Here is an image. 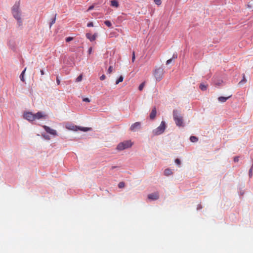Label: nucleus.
Masks as SVG:
<instances>
[{
	"mask_svg": "<svg viewBox=\"0 0 253 253\" xmlns=\"http://www.w3.org/2000/svg\"><path fill=\"white\" fill-rule=\"evenodd\" d=\"M47 115L44 112H38L36 114H33L30 112H27L24 114V118L29 122H33L36 120L41 119H45Z\"/></svg>",
	"mask_w": 253,
	"mask_h": 253,
	"instance_id": "f257e3e1",
	"label": "nucleus"
},
{
	"mask_svg": "<svg viewBox=\"0 0 253 253\" xmlns=\"http://www.w3.org/2000/svg\"><path fill=\"white\" fill-rule=\"evenodd\" d=\"M12 14L13 16L17 20L19 26L22 25V20L21 17V12L20 10V3L16 2L12 7Z\"/></svg>",
	"mask_w": 253,
	"mask_h": 253,
	"instance_id": "f03ea898",
	"label": "nucleus"
},
{
	"mask_svg": "<svg viewBox=\"0 0 253 253\" xmlns=\"http://www.w3.org/2000/svg\"><path fill=\"white\" fill-rule=\"evenodd\" d=\"M173 117L175 124L177 126H183V118L181 116L179 111L177 110H174L173 111Z\"/></svg>",
	"mask_w": 253,
	"mask_h": 253,
	"instance_id": "7ed1b4c3",
	"label": "nucleus"
},
{
	"mask_svg": "<svg viewBox=\"0 0 253 253\" xmlns=\"http://www.w3.org/2000/svg\"><path fill=\"white\" fill-rule=\"evenodd\" d=\"M66 128L69 130H73V131H78L80 130L82 131H87L91 130V127H81L75 126L72 124H67L66 126Z\"/></svg>",
	"mask_w": 253,
	"mask_h": 253,
	"instance_id": "20e7f679",
	"label": "nucleus"
},
{
	"mask_svg": "<svg viewBox=\"0 0 253 253\" xmlns=\"http://www.w3.org/2000/svg\"><path fill=\"white\" fill-rule=\"evenodd\" d=\"M164 74V70L162 67L156 68L153 72V75L158 82L162 80Z\"/></svg>",
	"mask_w": 253,
	"mask_h": 253,
	"instance_id": "39448f33",
	"label": "nucleus"
},
{
	"mask_svg": "<svg viewBox=\"0 0 253 253\" xmlns=\"http://www.w3.org/2000/svg\"><path fill=\"white\" fill-rule=\"evenodd\" d=\"M133 143L130 140H126L120 143L117 147L119 151H122L132 146Z\"/></svg>",
	"mask_w": 253,
	"mask_h": 253,
	"instance_id": "423d86ee",
	"label": "nucleus"
},
{
	"mask_svg": "<svg viewBox=\"0 0 253 253\" xmlns=\"http://www.w3.org/2000/svg\"><path fill=\"white\" fill-rule=\"evenodd\" d=\"M166 124L165 122L164 121H162L160 125L159 126H158L157 128H156L155 129L153 130V133L155 135H158L162 133H163L165 129H166Z\"/></svg>",
	"mask_w": 253,
	"mask_h": 253,
	"instance_id": "0eeeda50",
	"label": "nucleus"
},
{
	"mask_svg": "<svg viewBox=\"0 0 253 253\" xmlns=\"http://www.w3.org/2000/svg\"><path fill=\"white\" fill-rule=\"evenodd\" d=\"M43 128L44 129V130L48 133L53 135H56L57 132L54 129H53L49 127L48 126H42Z\"/></svg>",
	"mask_w": 253,
	"mask_h": 253,
	"instance_id": "6e6552de",
	"label": "nucleus"
},
{
	"mask_svg": "<svg viewBox=\"0 0 253 253\" xmlns=\"http://www.w3.org/2000/svg\"><path fill=\"white\" fill-rule=\"evenodd\" d=\"M141 123L140 122H136L133 124L130 127V129L132 131H135L140 128Z\"/></svg>",
	"mask_w": 253,
	"mask_h": 253,
	"instance_id": "1a4fd4ad",
	"label": "nucleus"
},
{
	"mask_svg": "<svg viewBox=\"0 0 253 253\" xmlns=\"http://www.w3.org/2000/svg\"><path fill=\"white\" fill-rule=\"evenodd\" d=\"M159 198V194L158 192H155L150 194L148 195V198L151 200H156Z\"/></svg>",
	"mask_w": 253,
	"mask_h": 253,
	"instance_id": "9d476101",
	"label": "nucleus"
},
{
	"mask_svg": "<svg viewBox=\"0 0 253 253\" xmlns=\"http://www.w3.org/2000/svg\"><path fill=\"white\" fill-rule=\"evenodd\" d=\"M85 36L87 39L89 40L90 41L92 42L95 40L97 36V34L96 33H95L94 34L92 35L90 33H86Z\"/></svg>",
	"mask_w": 253,
	"mask_h": 253,
	"instance_id": "9b49d317",
	"label": "nucleus"
},
{
	"mask_svg": "<svg viewBox=\"0 0 253 253\" xmlns=\"http://www.w3.org/2000/svg\"><path fill=\"white\" fill-rule=\"evenodd\" d=\"M156 114H157L156 109L155 107H154L152 109V110L150 114V118L152 120L154 119L156 116Z\"/></svg>",
	"mask_w": 253,
	"mask_h": 253,
	"instance_id": "f8f14e48",
	"label": "nucleus"
},
{
	"mask_svg": "<svg viewBox=\"0 0 253 253\" xmlns=\"http://www.w3.org/2000/svg\"><path fill=\"white\" fill-rule=\"evenodd\" d=\"M231 97V95H230L228 97H223V96H220L218 98V100L219 102L223 103L227 101L228 99L230 98Z\"/></svg>",
	"mask_w": 253,
	"mask_h": 253,
	"instance_id": "ddd939ff",
	"label": "nucleus"
},
{
	"mask_svg": "<svg viewBox=\"0 0 253 253\" xmlns=\"http://www.w3.org/2000/svg\"><path fill=\"white\" fill-rule=\"evenodd\" d=\"M164 173L165 175L169 176V175L172 174V172L170 169H167L164 170Z\"/></svg>",
	"mask_w": 253,
	"mask_h": 253,
	"instance_id": "4468645a",
	"label": "nucleus"
},
{
	"mask_svg": "<svg viewBox=\"0 0 253 253\" xmlns=\"http://www.w3.org/2000/svg\"><path fill=\"white\" fill-rule=\"evenodd\" d=\"M111 5L112 6L118 7L119 6V3L116 0H112L111 1Z\"/></svg>",
	"mask_w": 253,
	"mask_h": 253,
	"instance_id": "2eb2a0df",
	"label": "nucleus"
},
{
	"mask_svg": "<svg viewBox=\"0 0 253 253\" xmlns=\"http://www.w3.org/2000/svg\"><path fill=\"white\" fill-rule=\"evenodd\" d=\"M26 69L27 68H25L24 70L22 71V72L21 73L20 76V79L21 80V81L22 82H24L25 81V80H24V74L26 71Z\"/></svg>",
	"mask_w": 253,
	"mask_h": 253,
	"instance_id": "dca6fc26",
	"label": "nucleus"
},
{
	"mask_svg": "<svg viewBox=\"0 0 253 253\" xmlns=\"http://www.w3.org/2000/svg\"><path fill=\"white\" fill-rule=\"evenodd\" d=\"M190 140L192 142H196L198 140V139L196 136H192L190 137Z\"/></svg>",
	"mask_w": 253,
	"mask_h": 253,
	"instance_id": "f3484780",
	"label": "nucleus"
},
{
	"mask_svg": "<svg viewBox=\"0 0 253 253\" xmlns=\"http://www.w3.org/2000/svg\"><path fill=\"white\" fill-rule=\"evenodd\" d=\"M199 87L202 90H206L207 88V85L204 84H201Z\"/></svg>",
	"mask_w": 253,
	"mask_h": 253,
	"instance_id": "a211bd4d",
	"label": "nucleus"
},
{
	"mask_svg": "<svg viewBox=\"0 0 253 253\" xmlns=\"http://www.w3.org/2000/svg\"><path fill=\"white\" fill-rule=\"evenodd\" d=\"M56 14L55 15L54 17L52 18L51 22L50 23L49 26L51 27L52 25L55 23L56 19Z\"/></svg>",
	"mask_w": 253,
	"mask_h": 253,
	"instance_id": "6ab92c4d",
	"label": "nucleus"
},
{
	"mask_svg": "<svg viewBox=\"0 0 253 253\" xmlns=\"http://www.w3.org/2000/svg\"><path fill=\"white\" fill-rule=\"evenodd\" d=\"M124 78L123 76H120L119 78L116 81V84H117L119 83L123 82Z\"/></svg>",
	"mask_w": 253,
	"mask_h": 253,
	"instance_id": "aec40b11",
	"label": "nucleus"
},
{
	"mask_svg": "<svg viewBox=\"0 0 253 253\" xmlns=\"http://www.w3.org/2000/svg\"><path fill=\"white\" fill-rule=\"evenodd\" d=\"M246 80L245 79V75H244L243 76V79L242 81H241L239 83V84L241 85H242L243 84L245 83L246 82Z\"/></svg>",
	"mask_w": 253,
	"mask_h": 253,
	"instance_id": "412c9836",
	"label": "nucleus"
},
{
	"mask_svg": "<svg viewBox=\"0 0 253 253\" xmlns=\"http://www.w3.org/2000/svg\"><path fill=\"white\" fill-rule=\"evenodd\" d=\"M104 23L108 27H111L112 26V24L109 21L106 20L104 22Z\"/></svg>",
	"mask_w": 253,
	"mask_h": 253,
	"instance_id": "4be33fe9",
	"label": "nucleus"
},
{
	"mask_svg": "<svg viewBox=\"0 0 253 253\" xmlns=\"http://www.w3.org/2000/svg\"><path fill=\"white\" fill-rule=\"evenodd\" d=\"M125 183L124 182H120L119 184H118V187L120 188H124L125 187Z\"/></svg>",
	"mask_w": 253,
	"mask_h": 253,
	"instance_id": "5701e85b",
	"label": "nucleus"
},
{
	"mask_svg": "<svg viewBox=\"0 0 253 253\" xmlns=\"http://www.w3.org/2000/svg\"><path fill=\"white\" fill-rule=\"evenodd\" d=\"M82 75H80L79 77H78V78L76 79V82H81L82 80Z\"/></svg>",
	"mask_w": 253,
	"mask_h": 253,
	"instance_id": "b1692460",
	"label": "nucleus"
},
{
	"mask_svg": "<svg viewBox=\"0 0 253 253\" xmlns=\"http://www.w3.org/2000/svg\"><path fill=\"white\" fill-rule=\"evenodd\" d=\"M144 83H143L142 84H141L139 86V90H142L144 87Z\"/></svg>",
	"mask_w": 253,
	"mask_h": 253,
	"instance_id": "393cba45",
	"label": "nucleus"
},
{
	"mask_svg": "<svg viewBox=\"0 0 253 253\" xmlns=\"http://www.w3.org/2000/svg\"><path fill=\"white\" fill-rule=\"evenodd\" d=\"M155 3L157 5L161 4V0H154Z\"/></svg>",
	"mask_w": 253,
	"mask_h": 253,
	"instance_id": "a878e982",
	"label": "nucleus"
},
{
	"mask_svg": "<svg viewBox=\"0 0 253 253\" xmlns=\"http://www.w3.org/2000/svg\"><path fill=\"white\" fill-rule=\"evenodd\" d=\"M113 71V67L112 66H110L108 70V73L111 74Z\"/></svg>",
	"mask_w": 253,
	"mask_h": 253,
	"instance_id": "bb28decb",
	"label": "nucleus"
},
{
	"mask_svg": "<svg viewBox=\"0 0 253 253\" xmlns=\"http://www.w3.org/2000/svg\"><path fill=\"white\" fill-rule=\"evenodd\" d=\"M175 163L177 165H180L181 164V162L180 161L179 159H176L175 160Z\"/></svg>",
	"mask_w": 253,
	"mask_h": 253,
	"instance_id": "cd10ccee",
	"label": "nucleus"
},
{
	"mask_svg": "<svg viewBox=\"0 0 253 253\" xmlns=\"http://www.w3.org/2000/svg\"><path fill=\"white\" fill-rule=\"evenodd\" d=\"M73 38L72 37H69L66 39V41L67 42H69L71 41L72 40H73Z\"/></svg>",
	"mask_w": 253,
	"mask_h": 253,
	"instance_id": "c85d7f7f",
	"label": "nucleus"
},
{
	"mask_svg": "<svg viewBox=\"0 0 253 253\" xmlns=\"http://www.w3.org/2000/svg\"><path fill=\"white\" fill-rule=\"evenodd\" d=\"M135 59V52L134 51L132 52V62H134Z\"/></svg>",
	"mask_w": 253,
	"mask_h": 253,
	"instance_id": "c756f323",
	"label": "nucleus"
},
{
	"mask_svg": "<svg viewBox=\"0 0 253 253\" xmlns=\"http://www.w3.org/2000/svg\"><path fill=\"white\" fill-rule=\"evenodd\" d=\"M87 26L88 27H93V24L92 22H89L87 24Z\"/></svg>",
	"mask_w": 253,
	"mask_h": 253,
	"instance_id": "7c9ffc66",
	"label": "nucleus"
},
{
	"mask_svg": "<svg viewBox=\"0 0 253 253\" xmlns=\"http://www.w3.org/2000/svg\"><path fill=\"white\" fill-rule=\"evenodd\" d=\"M83 101H84V102H90V99L88 98H83Z\"/></svg>",
	"mask_w": 253,
	"mask_h": 253,
	"instance_id": "2f4dec72",
	"label": "nucleus"
},
{
	"mask_svg": "<svg viewBox=\"0 0 253 253\" xmlns=\"http://www.w3.org/2000/svg\"><path fill=\"white\" fill-rule=\"evenodd\" d=\"M94 6L93 5H91L88 7L87 11H88L89 10H91L93 9L94 8Z\"/></svg>",
	"mask_w": 253,
	"mask_h": 253,
	"instance_id": "473e14b6",
	"label": "nucleus"
},
{
	"mask_svg": "<svg viewBox=\"0 0 253 253\" xmlns=\"http://www.w3.org/2000/svg\"><path fill=\"white\" fill-rule=\"evenodd\" d=\"M105 78H106V76H105V75H102L100 77V79L101 80H102H102H105Z\"/></svg>",
	"mask_w": 253,
	"mask_h": 253,
	"instance_id": "72a5a7b5",
	"label": "nucleus"
},
{
	"mask_svg": "<svg viewBox=\"0 0 253 253\" xmlns=\"http://www.w3.org/2000/svg\"><path fill=\"white\" fill-rule=\"evenodd\" d=\"M172 60V58H171V59H169L167 61L166 64H169V63H170L171 62Z\"/></svg>",
	"mask_w": 253,
	"mask_h": 253,
	"instance_id": "f704fd0d",
	"label": "nucleus"
},
{
	"mask_svg": "<svg viewBox=\"0 0 253 253\" xmlns=\"http://www.w3.org/2000/svg\"><path fill=\"white\" fill-rule=\"evenodd\" d=\"M56 83L58 85L60 84V81L58 77L56 78Z\"/></svg>",
	"mask_w": 253,
	"mask_h": 253,
	"instance_id": "c9c22d12",
	"label": "nucleus"
},
{
	"mask_svg": "<svg viewBox=\"0 0 253 253\" xmlns=\"http://www.w3.org/2000/svg\"><path fill=\"white\" fill-rule=\"evenodd\" d=\"M92 48L91 47H90L88 49V53L90 54L92 52Z\"/></svg>",
	"mask_w": 253,
	"mask_h": 253,
	"instance_id": "e433bc0d",
	"label": "nucleus"
},
{
	"mask_svg": "<svg viewBox=\"0 0 253 253\" xmlns=\"http://www.w3.org/2000/svg\"><path fill=\"white\" fill-rule=\"evenodd\" d=\"M239 161V158L238 157H235L234 158V161L235 162H238Z\"/></svg>",
	"mask_w": 253,
	"mask_h": 253,
	"instance_id": "4c0bfd02",
	"label": "nucleus"
},
{
	"mask_svg": "<svg viewBox=\"0 0 253 253\" xmlns=\"http://www.w3.org/2000/svg\"><path fill=\"white\" fill-rule=\"evenodd\" d=\"M40 72H41V74L42 75H43L44 74V71L42 70H41L40 71Z\"/></svg>",
	"mask_w": 253,
	"mask_h": 253,
	"instance_id": "58836bf2",
	"label": "nucleus"
},
{
	"mask_svg": "<svg viewBox=\"0 0 253 253\" xmlns=\"http://www.w3.org/2000/svg\"><path fill=\"white\" fill-rule=\"evenodd\" d=\"M177 58V55L176 54H173L172 58L175 59Z\"/></svg>",
	"mask_w": 253,
	"mask_h": 253,
	"instance_id": "ea45409f",
	"label": "nucleus"
},
{
	"mask_svg": "<svg viewBox=\"0 0 253 253\" xmlns=\"http://www.w3.org/2000/svg\"><path fill=\"white\" fill-rule=\"evenodd\" d=\"M249 172H250V175L251 176L252 174V169H250Z\"/></svg>",
	"mask_w": 253,
	"mask_h": 253,
	"instance_id": "a19ab883",
	"label": "nucleus"
},
{
	"mask_svg": "<svg viewBox=\"0 0 253 253\" xmlns=\"http://www.w3.org/2000/svg\"><path fill=\"white\" fill-rule=\"evenodd\" d=\"M116 168H117L116 166H113L112 167V169H115Z\"/></svg>",
	"mask_w": 253,
	"mask_h": 253,
	"instance_id": "79ce46f5",
	"label": "nucleus"
}]
</instances>
